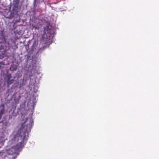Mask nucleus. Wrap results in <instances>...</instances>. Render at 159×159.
Masks as SVG:
<instances>
[{
    "mask_svg": "<svg viewBox=\"0 0 159 159\" xmlns=\"http://www.w3.org/2000/svg\"><path fill=\"white\" fill-rule=\"evenodd\" d=\"M33 120L31 118L27 119L25 121L27 123L26 125H22V128L21 129V131L19 136L21 141L17 143L16 145L12 147L8 151L7 153L8 155H17L19 154V152L21 150L23 147L25 143L27 140L28 133L30 131L31 129L33 126Z\"/></svg>",
    "mask_w": 159,
    "mask_h": 159,
    "instance_id": "f257e3e1",
    "label": "nucleus"
},
{
    "mask_svg": "<svg viewBox=\"0 0 159 159\" xmlns=\"http://www.w3.org/2000/svg\"><path fill=\"white\" fill-rule=\"evenodd\" d=\"M6 40L4 33V30H2L0 32V42L4 44L6 43Z\"/></svg>",
    "mask_w": 159,
    "mask_h": 159,
    "instance_id": "f03ea898",
    "label": "nucleus"
},
{
    "mask_svg": "<svg viewBox=\"0 0 159 159\" xmlns=\"http://www.w3.org/2000/svg\"><path fill=\"white\" fill-rule=\"evenodd\" d=\"M18 2H16L14 4V6L12 8V10L14 12L17 13L18 12Z\"/></svg>",
    "mask_w": 159,
    "mask_h": 159,
    "instance_id": "7ed1b4c3",
    "label": "nucleus"
},
{
    "mask_svg": "<svg viewBox=\"0 0 159 159\" xmlns=\"http://www.w3.org/2000/svg\"><path fill=\"white\" fill-rule=\"evenodd\" d=\"M5 111V107L3 104L1 105L0 106V120L1 119L2 115Z\"/></svg>",
    "mask_w": 159,
    "mask_h": 159,
    "instance_id": "20e7f679",
    "label": "nucleus"
},
{
    "mask_svg": "<svg viewBox=\"0 0 159 159\" xmlns=\"http://www.w3.org/2000/svg\"><path fill=\"white\" fill-rule=\"evenodd\" d=\"M7 83L8 84L10 85L12 84L13 81L14 80H11V75L10 74H9L7 75Z\"/></svg>",
    "mask_w": 159,
    "mask_h": 159,
    "instance_id": "39448f33",
    "label": "nucleus"
},
{
    "mask_svg": "<svg viewBox=\"0 0 159 159\" xmlns=\"http://www.w3.org/2000/svg\"><path fill=\"white\" fill-rule=\"evenodd\" d=\"M32 26L33 29H34V30H39L40 28L39 25L38 24H32Z\"/></svg>",
    "mask_w": 159,
    "mask_h": 159,
    "instance_id": "423d86ee",
    "label": "nucleus"
},
{
    "mask_svg": "<svg viewBox=\"0 0 159 159\" xmlns=\"http://www.w3.org/2000/svg\"><path fill=\"white\" fill-rule=\"evenodd\" d=\"M17 67L14 65H11L10 67V70L11 71H16L17 70Z\"/></svg>",
    "mask_w": 159,
    "mask_h": 159,
    "instance_id": "0eeeda50",
    "label": "nucleus"
},
{
    "mask_svg": "<svg viewBox=\"0 0 159 159\" xmlns=\"http://www.w3.org/2000/svg\"><path fill=\"white\" fill-rule=\"evenodd\" d=\"M5 65V64L3 61H0V69H2Z\"/></svg>",
    "mask_w": 159,
    "mask_h": 159,
    "instance_id": "6e6552de",
    "label": "nucleus"
},
{
    "mask_svg": "<svg viewBox=\"0 0 159 159\" xmlns=\"http://www.w3.org/2000/svg\"><path fill=\"white\" fill-rule=\"evenodd\" d=\"M40 0H34V6L37 5L36 3L39 1Z\"/></svg>",
    "mask_w": 159,
    "mask_h": 159,
    "instance_id": "1a4fd4ad",
    "label": "nucleus"
},
{
    "mask_svg": "<svg viewBox=\"0 0 159 159\" xmlns=\"http://www.w3.org/2000/svg\"><path fill=\"white\" fill-rule=\"evenodd\" d=\"M37 43L36 41H34V43H33L32 46L33 47H35L37 46Z\"/></svg>",
    "mask_w": 159,
    "mask_h": 159,
    "instance_id": "9d476101",
    "label": "nucleus"
},
{
    "mask_svg": "<svg viewBox=\"0 0 159 159\" xmlns=\"http://www.w3.org/2000/svg\"><path fill=\"white\" fill-rule=\"evenodd\" d=\"M0 123H4V122H3V121H1L0 122Z\"/></svg>",
    "mask_w": 159,
    "mask_h": 159,
    "instance_id": "9b49d317",
    "label": "nucleus"
},
{
    "mask_svg": "<svg viewBox=\"0 0 159 159\" xmlns=\"http://www.w3.org/2000/svg\"><path fill=\"white\" fill-rule=\"evenodd\" d=\"M8 123V121H7L6 123H7V124Z\"/></svg>",
    "mask_w": 159,
    "mask_h": 159,
    "instance_id": "f8f14e48",
    "label": "nucleus"
},
{
    "mask_svg": "<svg viewBox=\"0 0 159 159\" xmlns=\"http://www.w3.org/2000/svg\"><path fill=\"white\" fill-rule=\"evenodd\" d=\"M14 157V159H15V157Z\"/></svg>",
    "mask_w": 159,
    "mask_h": 159,
    "instance_id": "ddd939ff",
    "label": "nucleus"
},
{
    "mask_svg": "<svg viewBox=\"0 0 159 159\" xmlns=\"http://www.w3.org/2000/svg\"><path fill=\"white\" fill-rule=\"evenodd\" d=\"M7 125V124H5V125Z\"/></svg>",
    "mask_w": 159,
    "mask_h": 159,
    "instance_id": "4468645a",
    "label": "nucleus"
}]
</instances>
